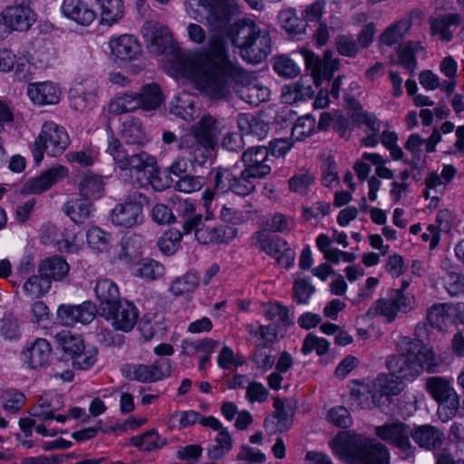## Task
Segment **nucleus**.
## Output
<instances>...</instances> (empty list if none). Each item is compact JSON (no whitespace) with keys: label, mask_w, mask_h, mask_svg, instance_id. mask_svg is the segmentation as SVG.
<instances>
[{"label":"nucleus","mask_w":464,"mask_h":464,"mask_svg":"<svg viewBox=\"0 0 464 464\" xmlns=\"http://www.w3.org/2000/svg\"><path fill=\"white\" fill-rule=\"evenodd\" d=\"M423 47L420 42L410 41L398 50L399 63L411 74L413 75L417 68L416 54L422 51Z\"/></svg>","instance_id":"c9c22d12"},{"label":"nucleus","mask_w":464,"mask_h":464,"mask_svg":"<svg viewBox=\"0 0 464 464\" xmlns=\"http://www.w3.org/2000/svg\"><path fill=\"white\" fill-rule=\"evenodd\" d=\"M172 372L169 359H158L152 364L133 363L126 365L125 375L130 380L152 383L170 376Z\"/></svg>","instance_id":"9b49d317"},{"label":"nucleus","mask_w":464,"mask_h":464,"mask_svg":"<svg viewBox=\"0 0 464 464\" xmlns=\"http://www.w3.org/2000/svg\"><path fill=\"white\" fill-rule=\"evenodd\" d=\"M201 415L194 411H187L183 412L175 411L172 413L167 421V424L170 430L177 427L176 422H179L180 428L188 427L199 422Z\"/></svg>","instance_id":"e2e57ef3"},{"label":"nucleus","mask_w":464,"mask_h":464,"mask_svg":"<svg viewBox=\"0 0 464 464\" xmlns=\"http://www.w3.org/2000/svg\"><path fill=\"white\" fill-rule=\"evenodd\" d=\"M62 10L65 16L82 25L91 24L96 18V13L81 0H64Z\"/></svg>","instance_id":"c756f323"},{"label":"nucleus","mask_w":464,"mask_h":464,"mask_svg":"<svg viewBox=\"0 0 464 464\" xmlns=\"http://www.w3.org/2000/svg\"><path fill=\"white\" fill-rule=\"evenodd\" d=\"M70 144V137L65 129L53 121L44 123L34 145L33 155L36 163L44 159V151L56 157L64 152Z\"/></svg>","instance_id":"0eeeda50"},{"label":"nucleus","mask_w":464,"mask_h":464,"mask_svg":"<svg viewBox=\"0 0 464 464\" xmlns=\"http://www.w3.org/2000/svg\"><path fill=\"white\" fill-rule=\"evenodd\" d=\"M273 68L276 72L285 78H294L298 75L300 70L290 58L281 55L275 59Z\"/></svg>","instance_id":"0e129e2a"},{"label":"nucleus","mask_w":464,"mask_h":464,"mask_svg":"<svg viewBox=\"0 0 464 464\" xmlns=\"http://www.w3.org/2000/svg\"><path fill=\"white\" fill-rule=\"evenodd\" d=\"M92 208V202L83 197L72 198L63 206V211L75 224H84L91 217Z\"/></svg>","instance_id":"473e14b6"},{"label":"nucleus","mask_w":464,"mask_h":464,"mask_svg":"<svg viewBox=\"0 0 464 464\" xmlns=\"http://www.w3.org/2000/svg\"><path fill=\"white\" fill-rule=\"evenodd\" d=\"M58 346L67 354L74 358L84 350V342L81 336L71 334L70 332H62L56 334Z\"/></svg>","instance_id":"ea45409f"},{"label":"nucleus","mask_w":464,"mask_h":464,"mask_svg":"<svg viewBox=\"0 0 464 464\" xmlns=\"http://www.w3.org/2000/svg\"><path fill=\"white\" fill-rule=\"evenodd\" d=\"M219 134L217 119L205 115L179 138L178 149L191 164L203 166L210 158Z\"/></svg>","instance_id":"39448f33"},{"label":"nucleus","mask_w":464,"mask_h":464,"mask_svg":"<svg viewBox=\"0 0 464 464\" xmlns=\"http://www.w3.org/2000/svg\"><path fill=\"white\" fill-rule=\"evenodd\" d=\"M410 437L420 449L426 450H439L445 441L444 432L431 424L413 426Z\"/></svg>","instance_id":"f3484780"},{"label":"nucleus","mask_w":464,"mask_h":464,"mask_svg":"<svg viewBox=\"0 0 464 464\" xmlns=\"http://www.w3.org/2000/svg\"><path fill=\"white\" fill-rule=\"evenodd\" d=\"M216 445L208 450V457L210 459H221L233 447V440L226 428L218 432Z\"/></svg>","instance_id":"a19ab883"},{"label":"nucleus","mask_w":464,"mask_h":464,"mask_svg":"<svg viewBox=\"0 0 464 464\" xmlns=\"http://www.w3.org/2000/svg\"><path fill=\"white\" fill-rule=\"evenodd\" d=\"M299 52L304 59L305 70L310 72L303 76L313 78V84L317 88L319 86V57L306 47H302Z\"/></svg>","instance_id":"052dcab7"},{"label":"nucleus","mask_w":464,"mask_h":464,"mask_svg":"<svg viewBox=\"0 0 464 464\" xmlns=\"http://www.w3.org/2000/svg\"><path fill=\"white\" fill-rule=\"evenodd\" d=\"M215 188L222 192L231 191L238 196L251 194L247 182L242 179V174L236 176L229 169L218 168L215 169Z\"/></svg>","instance_id":"412c9836"},{"label":"nucleus","mask_w":464,"mask_h":464,"mask_svg":"<svg viewBox=\"0 0 464 464\" xmlns=\"http://www.w3.org/2000/svg\"><path fill=\"white\" fill-rule=\"evenodd\" d=\"M227 36L233 46L239 50L243 60L260 63L271 53L272 39L266 29L260 27L253 19L244 18L230 24Z\"/></svg>","instance_id":"20e7f679"},{"label":"nucleus","mask_w":464,"mask_h":464,"mask_svg":"<svg viewBox=\"0 0 464 464\" xmlns=\"http://www.w3.org/2000/svg\"><path fill=\"white\" fill-rule=\"evenodd\" d=\"M67 174V169L63 166L51 168L42 175L28 180L24 187V190L30 194L43 193L55 183L63 179Z\"/></svg>","instance_id":"5701e85b"},{"label":"nucleus","mask_w":464,"mask_h":464,"mask_svg":"<svg viewBox=\"0 0 464 464\" xmlns=\"http://www.w3.org/2000/svg\"><path fill=\"white\" fill-rule=\"evenodd\" d=\"M265 315L267 319L276 321L284 326H289L293 324L288 308L278 303H269L265 309Z\"/></svg>","instance_id":"bf43d9fd"},{"label":"nucleus","mask_w":464,"mask_h":464,"mask_svg":"<svg viewBox=\"0 0 464 464\" xmlns=\"http://www.w3.org/2000/svg\"><path fill=\"white\" fill-rule=\"evenodd\" d=\"M94 291L100 302L101 314L107 310V307L111 308L121 301L118 286L110 279L98 280Z\"/></svg>","instance_id":"7c9ffc66"},{"label":"nucleus","mask_w":464,"mask_h":464,"mask_svg":"<svg viewBox=\"0 0 464 464\" xmlns=\"http://www.w3.org/2000/svg\"><path fill=\"white\" fill-rule=\"evenodd\" d=\"M374 434L382 441L397 448L403 454V459L414 456L415 447L411 443V428L400 421L386 422L374 427Z\"/></svg>","instance_id":"1a4fd4ad"},{"label":"nucleus","mask_w":464,"mask_h":464,"mask_svg":"<svg viewBox=\"0 0 464 464\" xmlns=\"http://www.w3.org/2000/svg\"><path fill=\"white\" fill-rule=\"evenodd\" d=\"M334 45L339 54L354 58L360 52V47L352 34H338L334 38Z\"/></svg>","instance_id":"3c124183"},{"label":"nucleus","mask_w":464,"mask_h":464,"mask_svg":"<svg viewBox=\"0 0 464 464\" xmlns=\"http://www.w3.org/2000/svg\"><path fill=\"white\" fill-rule=\"evenodd\" d=\"M111 53L123 62L138 60L142 55V45L132 34H121L109 43Z\"/></svg>","instance_id":"a211bd4d"},{"label":"nucleus","mask_w":464,"mask_h":464,"mask_svg":"<svg viewBox=\"0 0 464 464\" xmlns=\"http://www.w3.org/2000/svg\"><path fill=\"white\" fill-rule=\"evenodd\" d=\"M59 409L58 402L53 403V400H49L46 397H40L38 403L32 407L30 414L37 417L42 420H52L54 417V412Z\"/></svg>","instance_id":"6e6d98bb"},{"label":"nucleus","mask_w":464,"mask_h":464,"mask_svg":"<svg viewBox=\"0 0 464 464\" xmlns=\"http://www.w3.org/2000/svg\"><path fill=\"white\" fill-rule=\"evenodd\" d=\"M143 35L150 51L157 55L164 53L172 44L170 31L158 22L147 21L143 25Z\"/></svg>","instance_id":"dca6fc26"},{"label":"nucleus","mask_w":464,"mask_h":464,"mask_svg":"<svg viewBox=\"0 0 464 464\" xmlns=\"http://www.w3.org/2000/svg\"><path fill=\"white\" fill-rule=\"evenodd\" d=\"M122 137L129 144L142 145L146 141V135L141 123L134 121L123 124Z\"/></svg>","instance_id":"864d4df0"},{"label":"nucleus","mask_w":464,"mask_h":464,"mask_svg":"<svg viewBox=\"0 0 464 464\" xmlns=\"http://www.w3.org/2000/svg\"><path fill=\"white\" fill-rule=\"evenodd\" d=\"M462 22L461 15L457 13H449L431 16L429 18L430 34L437 35L442 42L449 43L453 38L451 26H459Z\"/></svg>","instance_id":"b1692460"},{"label":"nucleus","mask_w":464,"mask_h":464,"mask_svg":"<svg viewBox=\"0 0 464 464\" xmlns=\"http://www.w3.org/2000/svg\"><path fill=\"white\" fill-rule=\"evenodd\" d=\"M315 292V286L308 279L297 275L293 285V298L297 304H306Z\"/></svg>","instance_id":"09e8293b"},{"label":"nucleus","mask_w":464,"mask_h":464,"mask_svg":"<svg viewBox=\"0 0 464 464\" xmlns=\"http://www.w3.org/2000/svg\"><path fill=\"white\" fill-rule=\"evenodd\" d=\"M204 186V178L186 174L175 183V189L183 193H192L200 190Z\"/></svg>","instance_id":"69168bd1"},{"label":"nucleus","mask_w":464,"mask_h":464,"mask_svg":"<svg viewBox=\"0 0 464 464\" xmlns=\"http://www.w3.org/2000/svg\"><path fill=\"white\" fill-rule=\"evenodd\" d=\"M147 198L140 192L128 196L124 202L115 206L111 210V222L119 227H132L142 221L143 203Z\"/></svg>","instance_id":"9d476101"},{"label":"nucleus","mask_w":464,"mask_h":464,"mask_svg":"<svg viewBox=\"0 0 464 464\" xmlns=\"http://www.w3.org/2000/svg\"><path fill=\"white\" fill-rule=\"evenodd\" d=\"M156 164L157 161L154 157L150 156L146 151L140 150L139 152L130 153L122 170L130 169L136 172L145 171L148 169L155 170Z\"/></svg>","instance_id":"58836bf2"},{"label":"nucleus","mask_w":464,"mask_h":464,"mask_svg":"<svg viewBox=\"0 0 464 464\" xmlns=\"http://www.w3.org/2000/svg\"><path fill=\"white\" fill-rule=\"evenodd\" d=\"M165 267L154 259H143L137 264L135 274L146 280H156L163 276Z\"/></svg>","instance_id":"c03bdc74"},{"label":"nucleus","mask_w":464,"mask_h":464,"mask_svg":"<svg viewBox=\"0 0 464 464\" xmlns=\"http://www.w3.org/2000/svg\"><path fill=\"white\" fill-rule=\"evenodd\" d=\"M443 284L451 296L464 294V275L456 272H448L443 276Z\"/></svg>","instance_id":"774afa93"},{"label":"nucleus","mask_w":464,"mask_h":464,"mask_svg":"<svg viewBox=\"0 0 464 464\" xmlns=\"http://www.w3.org/2000/svg\"><path fill=\"white\" fill-rule=\"evenodd\" d=\"M351 387V397L362 409H372L380 405L375 389L372 382L353 380Z\"/></svg>","instance_id":"cd10ccee"},{"label":"nucleus","mask_w":464,"mask_h":464,"mask_svg":"<svg viewBox=\"0 0 464 464\" xmlns=\"http://www.w3.org/2000/svg\"><path fill=\"white\" fill-rule=\"evenodd\" d=\"M102 315L111 322L115 331L130 333L137 324L140 314L137 307L124 299L111 308L107 307Z\"/></svg>","instance_id":"ddd939ff"},{"label":"nucleus","mask_w":464,"mask_h":464,"mask_svg":"<svg viewBox=\"0 0 464 464\" xmlns=\"http://www.w3.org/2000/svg\"><path fill=\"white\" fill-rule=\"evenodd\" d=\"M314 182L315 176L305 170L290 178L288 186L291 191L304 194L307 192L309 186L314 184Z\"/></svg>","instance_id":"680f3d73"},{"label":"nucleus","mask_w":464,"mask_h":464,"mask_svg":"<svg viewBox=\"0 0 464 464\" xmlns=\"http://www.w3.org/2000/svg\"><path fill=\"white\" fill-rule=\"evenodd\" d=\"M199 285V277L196 273L188 272L176 277L170 284L169 291L175 296L193 293Z\"/></svg>","instance_id":"4c0bfd02"},{"label":"nucleus","mask_w":464,"mask_h":464,"mask_svg":"<svg viewBox=\"0 0 464 464\" xmlns=\"http://www.w3.org/2000/svg\"><path fill=\"white\" fill-rule=\"evenodd\" d=\"M330 447L350 464H389L390 452L384 444L352 430L339 432Z\"/></svg>","instance_id":"7ed1b4c3"},{"label":"nucleus","mask_w":464,"mask_h":464,"mask_svg":"<svg viewBox=\"0 0 464 464\" xmlns=\"http://www.w3.org/2000/svg\"><path fill=\"white\" fill-rule=\"evenodd\" d=\"M104 187L105 183L102 176L87 174L79 184L80 195L89 201L99 199L104 194Z\"/></svg>","instance_id":"72a5a7b5"},{"label":"nucleus","mask_w":464,"mask_h":464,"mask_svg":"<svg viewBox=\"0 0 464 464\" xmlns=\"http://www.w3.org/2000/svg\"><path fill=\"white\" fill-rule=\"evenodd\" d=\"M259 246L264 252L274 256L280 266L289 268L294 265L295 254L280 237H265L259 240Z\"/></svg>","instance_id":"6ab92c4d"},{"label":"nucleus","mask_w":464,"mask_h":464,"mask_svg":"<svg viewBox=\"0 0 464 464\" xmlns=\"http://www.w3.org/2000/svg\"><path fill=\"white\" fill-rule=\"evenodd\" d=\"M69 270L68 263L59 256L43 259L38 266V273L45 276L50 283L52 280L62 281L68 275Z\"/></svg>","instance_id":"c85d7f7f"},{"label":"nucleus","mask_w":464,"mask_h":464,"mask_svg":"<svg viewBox=\"0 0 464 464\" xmlns=\"http://www.w3.org/2000/svg\"><path fill=\"white\" fill-rule=\"evenodd\" d=\"M195 65L197 87L210 99L227 98L230 93L229 81L246 87L247 92L260 91L262 95L266 92L253 83L251 73L229 59L227 44L221 34L208 38V48L197 54Z\"/></svg>","instance_id":"f257e3e1"},{"label":"nucleus","mask_w":464,"mask_h":464,"mask_svg":"<svg viewBox=\"0 0 464 464\" xmlns=\"http://www.w3.org/2000/svg\"><path fill=\"white\" fill-rule=\"evenodd\" d=\"M315 89L313 78L302 76L298 82L282 87L281 100L285 104H294L299 101L313 98Z\"/></svg>","instance_id":"4be33fe9"},{"label":"nucleus","mask_w":464,"mask_h":464,"mask_svg":"<svg viewBox=\"0 0 464 464\" xmlns=\"http://www.w3.org/2000/svg\"><path fill=\"white\" fill-rule=\"evenodd\" d=\"M195 238L202 245L228 244L237 236V229L233 226L215 224L209 213L194 233Z\"/></svg>","instance_id":"f8f14e48"},{"label":"nucleus","mask_w":464,"mask_h":464,"mask_svg":"<svg viewBox=\"0 0 464 464\" xmlns=\"http://www.w3.org/2000/svg\"><path fill=\"white\" fill-rule=\"evenodd\" d=\"M24 291L34 298L43 296L51 288V283L42 275L30 276L24 284Z\"/></svg>","instance_id":"de8ad7c7"},{"label":"nucleus","mask_w":464,"mask_h":464,"mask_svg":"<svg viewBox=\"0 0 464 464\" xmlns=\"http://www.w3.org/2000/svg\"><path fill=\"white\" fill-rule=\"evenodd\" d=\"M175 203L178 205L177 212L182 224L183 232L181 234L195 233L204 220L202 214L198 212L196 205L188 199L178 198Z\"/></svg>","instance_id":"393cba45"},{"label":"nucleus","mask_w":464,"mask_h":464,"mask_svg":"<svg viewBox=\"0 0 464 464\" xmlns=\"http://www.w3.org/2000/svg\"><path fill=\"white\" fill-rule=\"evenodd\" d=\"M97 307L90 301L81 304H62L57 310V317L61 324L66 326H72L77 323L86 324L91 323L96 315Z\"/></svg>","instance_id":"2eb2a0df"},{"label":"nucleus","mask_w":464,"mask_h":464,"mask_svg":"<svg viewBox=\"0 0 464 464\" xmlns=\"http://www.w3.org/2000/svg\"><path fill=\"white\" fill-rule=\"evenodd\" d=\"M107 153L113 159L114 163L121 169L125 166L130 153L113 134L108 139Z\"/></svg>","instance_id":"5fc2aeb1"},{"label":"nucleus","mask_w":464,"mask_h":464,"mask_svg":"<svg viewBox=\"0 0 464 464\" xmlns=\"http://www.w3.org/2000/svg\"><path fill=\"white\" fill-rule=\"evenodd\" d=\"M102 8V23L111 25L124 14L121 0H98Z\"/></svg>","instance_id":"79ce46f5"},{"label":"nucleus","mask_w":464,"mask_h":464,"mask_svg":"<svg viewBox=\"0 0 464 464\" xmlns=\"http://www.w3.org/2000/svg\"><path fill=\"white\" fill-rule=\"evenodd\" d=\"M123 256L128 259L135 258L142 253L143 238L140 235L132 233L125 236L121 241Z\"/></svg>","instance_id":"603ef678"},{"label":"nucleus","mask_w":464,"mask_h":464,"mask_svg":"<svg viewBox=\"0 0 464 464\" xmlns=\"http://www.w3.org/2000/svg\"><path fill=\"white\" fill-rule=\"evenodd\" d=\"M278 22L284 30L290 35H297L305 33L306 24L297 16L294 7L281 10L277 15Z\"/></svg>","instance_id":"f704fd0d"},{"label":"nucleus","mask_w":464,"mask_h":464,"mask_svg":"<svg viewBox=\"0 0 464 464\" xmlns=\"http://www.w3.org/2000/svg\"><path fill=\"white\" fill-rule=\"evenodd\" d=\"M141 108L138 94L125 93L115 98L110 104V111L114 113H125Z\"/></svg>","instance_id":"49530a36"},{"label":"nucleus","mask_w":464,"mask_h":464,"mask_svg":"<svg viewBox=\"0 0 464 464\" xmlns=\"http://www.w3.org/2000/svg\"><path fill=\"white\" fill-rule=\"evenodd\" d=\"M131 444L144 450H152L164 445V442H160V438L156 430H151L144 432L140 436H134L130 439Z\"/></svg>","instance_id":"13d9d810"},{"label":"nucleus","mask_w":464,"mask_h":464,"mask_svg":"<svg viewBox=\"0 0 464 464\" xmlns=\"http://www.w3.org/2000/svg\"><path fill=\"white\" fill-rule=\"evenodd\" d=\"M449 319V314L442 304L432 305L427 312V320L429 324L436 329L442 330Z\"/></svg>","instance_id":"338daca9"},{"label":"nucleus","mask_w":464,"mask_h":464,"mask_svg":"<svg viewBox=\"0 0 464 464\" xmlns=\"http://www.w3.org/2000/svg\"><path fill=\"white\" fill-rule=\"evenodd\" d=\"M181 238L180 231L169 229L159 238L158 246L164 255L171 256L178 250Z\"/></svg>","instance_id":"8fccbe9b"},{"label":"nucleus","mask_w":464,"mask_h":464,"mask_svg":"<svg viewBox=\"0 0 464 464\" xmlns=\"http://www.w3.org/2000/svg\"><path fill=\"white\" fill-rule=\"evenodd\" d=\"M141 109L145 111L155 110L163 102L164 96L160 87L157 83L144 85L138 93Z\"/></svg>","instance_id":"e433bc0d"},{"label":"nucleus","mask_w":464,"mask_h":464,"mask_svg":"<svg viewBox=\"0 0 464 464\" xmlns=\"http://www.w3.org/2000/svg\"><path fill=\"white\" fill-rule=\"evenodd\" d=\"M3 18L12 29L24 32L29 30L34 24L36 14L30 6L16 3L5 9Z\"/></svg>","instance_id":"aec40b11"},{"label":"nucleus","mask_w":464,"mask_h":464,"mask_svg":"<svg viewBox=\"0 0 464 464\" xmlns=\"http://www.w3.org/2000/svg\"><path fill=\"white\" fill-rule=\"evenodd\" d=\"M426 390L436 401H440L455 391L449 380L440 376L428 378Z\"/></svg>","instance_id":"37998d69"},{"label":"nucleus","mask_w":464,"mask_h":464,"mask_svg":"<svg viewBox=\"0 0 464 464\" xmlns=\"http://www.w3.org/2000/svg\"><path fill=\"white\" fill-rule=\"evenodd\" d=\"M439 363L432 348L420 339L400 337L396 353L386 359L391 373H381L372 381L378 400L382 396L398 395L404 389L402 380L412 381L424 371L435 372Z\"/></svg>","instance_id":"f03ea898"},{"label":"nucleus","mask_w":464,"mask_h":464,"mask_svg":"<svg viewBox=\"0 0 464 464\" xmlns=\"http://www.w3.org/2000/svg\"><path fill=\"white\" fill-rule=\"evenodd\" d=\"M239 125L242 130L256 136L258 139L265 138L269 130L267 123L253 115L244 114L240 116Z\"/></svg>","instance_id":"a18cd8bd"},{"label":"nucleus","mask_w":464,"mask_h":464,"mask_svg":"<svg viewBox=\"0 0 464 464\" xmlns=\"http://www.w3.org/2000/svg\"><path fill=\"white\" fill-rule=\"evenodd\" d=\"M414 305L413 295L401 293V290H390L386 298L378 299L372 304L367 311V315L370 317L382 315L388 323H392L399 313H409Z\"/></svg>","instance_id":"6e6552de"},{"label":"nucleus","mask_w":464,"mask_h":464,"mask_svg":"<svg viewBox=\"0 0 464 464\" xmlns=\"http://www.w3.org/2000/svg\"><path fill=\"white\" fill-rule=\"evenodd\" d=\"M315 120L309 115L300 117L292 128L291 139L301 141L314 130Z\"/></svg>","instance_id":"4d7b16f0"},{"label":"nucleus","mask_w":464,"mask_h":464,"mask_svg":"<svg viewBox=\"0 0 464 464\" xmlns=\"http://www.w3.org/2000/svg\"><path fill=\"white\" fill-rule=\"evenodd\" d=\"M243 169L242 179L249 185L253 193L256 190L258 180L265 179L271 174L273 159L269 148L265 146L249 147L241 155Z\"/></svg>","instance_id":"423d86ee"},{"label":"nucleus","mask_w":464,"mask_h":464,"mask_svg":"<svg viewBox=\"0 0 464 464\" xmlns=\"http://www.w3.org/2000/svg\"><path fill=\"white\" fill-rule=\"evenodd\" d=\"M334 51L327 50L324 52L323 59H321V85L323 84L324 80L326 81L325 90L321 88V108L326 107L329 104V92L327 87L330 85V94L334 99H337L339 97V92L341 87V76H338L336 79L330 83V79L334 75V73L339 70L340 68V59L338 57H334Z\"/></svg>","instance_id":"4468645a"},{"label":"nucleus","mask_w":464,"mask_h":464,"mask_svg":"<svg viewBox=\"0 0 464 464\" xmlns=\"http://www.w3.org/2000/svg\"><path fill=\"white\" fill-rule=\"evenodd\" d=\"M51 344L43 338L36 339L24 353V360L32 369L45 367L51 357Z\"/></svg>","instance_id":"a878e982"},{"label":"nucleus","mask_w":464,"mask_h":464,"mask_svg":"<svg viewBox=\"0 0 464 464\" xmlns=\"http://www.w3.org/2000/svg\"><path fill=\"white\" fill-rule=\"evenodd\" d=\"M412 22L409 18L398 20L389 25L379 36V45L392 46L402 41L409 33Z\"/></svg>","instance_id":"2f4dec72"},{"label":"nucleus","mask_w":464,"mask_h":464,"mask_svg":"<svg viewBox=\"0 0 464 464\" xmlns=\"http://www.w3.org/2000/svg\"><path fill=\"white\" fill-rule=\"evenodd\" d=\"M30 99L37 104H55L60 100L61 91L51 82L30 83L27 90Z\"/></svg>","instance_id":"bb28decb"}]
</instances>
